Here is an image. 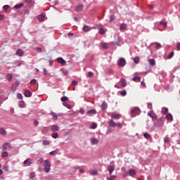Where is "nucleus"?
<instances>
[{
    "instance_id": "1",
    "label": "nucleus",
    "mask_w": 180,
    "mask_h": 180,
    "mask_svg": "<svg viewBox=\"0 0 180 180\" xmlns=\"http://www.w3.org/2000/svg\"><path fill=\"white\" fill-rule=\"evenodd\" d=\"M50 169H51V164L50 163V160H46L44 163V171L45 172H50Z\"/></svg>"
},
{
    "instance_id": "2",
    "label": "nucleus",
    "mask_w": 180,
    "mask_h": 180,
    "mask_svg": "<svg viewBox=\"0 0 180 180\" xmlns=\"http://www.w3.org/2000/svg\"><path fill=\"white\" fill-rule=\"evenodd\" d=\"M97 27L99 30L100 34L103 35L106 33V30L103 27V25L102 24H98L97 25Z\"/></svg>"
},
{
    "instance_id": "3",
    "label": "nucleus",
    "mask_w": 180,
    "mask_h": 180,
    "mask_svg": "<svg viewBox=\"0 0 180 180\" xmlns=\"http://www.w3.org/2000/svg\"><path fill=\"white\" fill-rule=\"evenodd\" d=\"M117 65H119V67H124V65H126V59L124 58H120L117 60Z\"/></svg>"
},
{
    "instance_id": "4",
    "label": "nucleus",
    "mask_w": 180,
    "mask_h": 180,
    "mask_svg": "<svg viewBox=\"0 0 180 180\" xmlns=\"http://www.w3.org/2000/svg\"><path fill=\"white\" fill-rule=\"evenodd\" d=\"M148 116H149L150 117H151V119H153V120H157V119H158V116H157V114H155V112H154V110H150V111H149L148 112Z\"/></svg>"
},
{
    "instance_id": "5",
    "label": "nucleus",
    "mask_w": 180,
    "mask_h": 180,
    "mask_svg": "<svg viewBox=\"0 0 180 180\" xmlns=\"http://www.w3.org/2000/svg\"><path fill=\"white\" fill-rule=\"evenodd\" d=\"M131 115H140V108L135 107L131 110Z\"/></svg>"
},
{
    "instance_id": "6",
    "label": "nucleus",
    "mask_w": 180,
    "mask_h": 180,
    "mask_svg": "<svg viewBox=\"0 0 180 180\" xmlns=\"http://www.w3.org/2000/svg\"><path fill=\"white\" fill-rule=\"evenodd\" d=\"M15 56H18V57H23L25 56V51L22 49H18Z\"/></svg>"
},
{
    "instance_id": "7",
    "label": "nucleus",
    "mask_w": 180,
    "mask_h": 180,
    "mask_svg": "<svg viewBox=\"0 0 180 180\" xmlns=\"http://www.w3.org/2000/svg\"><path fill=\"white\" fill-rule=\"evenodd\" d=\"M157 126L158 127H162L164 126V120L162 117L158 120Z\"/></svg>"
},
{
    "instance_id": "8",
    "label": "nucleus",
    "mask_w": 180,
    "mask_h": 180,
    "mask_svg": "<svg viewBox=\"0 0 180 180\" xmlns=\"http://www.w3.org/2000/svg\"><path fill=\"white\" fill-rule=\"evenodd\" d=\"M25 167H30V165H32V159L28 158L27 160H25L23 162Z\"/></svg>"
},
{
    "instance_id": "9",
    "label": "nucleus",
    "mask_w": 180,
    "mask_h": 180,
    "mask_svg": "<svg viewBox=\"0 0 180 180\" xmlns=\"http://www.w3.org/2000/svg\"><path fill=\"white\" fill-rule=\"evenodd\" d=\"M51 130L53 132L58 131V130H60V127L58 125H52L51 126Z\"/></svg>"
},
{
    "instance_id": "10",
    "label": "nucleus",
    "mask_w": 180,
    "mask_h": 180,
    "mask_svg": "<svg viewBox=\"0 0 180 180\" xmlns=\"http://www.w3.org/2000/svg\"><path fill=\"white\" fill-rule=\"evenodd\" d=\"M84 9V5L80 4L76 6L75 11L76 12H82V10Z\"/></svg>"
},
{
    "instance_id": "11",
    "label": "nucleus",
    "mask_w": 180,
    "mask_h": 180,
    "mask_svg": "<svg viewBox=\"0 0 180 180\" xmlns=\"http://www.w3.org/2000/svg\"><path fill=\"white\" fill-rule=\"evenodd\" d=\"M112 119H115V120H119L120 117H122V115L120 114H113L111 115Z\"/></svg>"
},
{
    "instance_id": "12",
    "label": "nucleus",
    "mask_w": 180,
    "mask_h": 180,
    "mask_svg": "<svg viewBox=\"0 0 180 180\" xmlns=\"http://www.w3.org/2000/svg\"><path fill=\"white\" fill-rule=\"evenodd\" d=\"M166 119L169 122H172L174 120V117H172V113L167 114Z\"/></svg>"
},
{
    "instance_id": "13",
    "label": "nucleus",
    "mask_w": 180,
    "mask_h": 180,
    "mask_svg": "<svg viewBox=\"0 0 180 180\" xmlns=\"http://www.w3.org/2000/svg\"><path fill=\"white\" fill-rule=\"evenodd\" d=\"M91 30H92V27L88 25H84L83 32H85L86 33V32H91Z\"/></svg>"
},
{
    "instance_id": "14",
    "label": "nucleus",
    "mask_w": 180,
    "mask_h": 180,
    "mask_svg": "<svg viewBox=\"0 0 180 180\" xmlns=\"http://www.w3.org/2000/svg\"><path fill=\"white\" fill-rule=\"evenodd\" d=\"M57 62L62 65H65V60L63 58H58Z\"/></svg>"
},
{
    "instance_id": "15",
    "label": "nucleus",
    "mask_w": 180,
    "mask_h": 180,
    "mask_svg": "<svg viewBox=\"0 0 180 180\" xmlns=\"http://www.w3.org/2000/svg\"><path fill=\"white\" fill-rule=\"evenodd\" d=\"M51 115L52 116L53 120H57L58 119V115H57V113L51 111Z\"/></svg>"
},
{
    "instance_id": "16",
    "label": "nucleus",
    "mask_w": 180,
    "mask_h": 180,
    "mask_svg": "<svg viewBox=\"0 0 180 180\" xmlns=\"http://www.w3.org/2000/svg\"><path fill=\"white\" fill-rule=\"evenodd\" d=\"M24 95L25 98H30V96H32V93L30 92V90H25Z\"/></svg>"
},
{
    "instance_id": "17",
    "label": "nucleus",
    "mask_w": 180,
    "mask_h": 180,
    "mask_svg": "<svg viewBox=\"0 0 180 180\" xmlns=\"http://www.w3.org/2000/svg\"><path fill=\"white\" fill-rule=\"evenodd\" d=\"M108 124H109L110 127H116V122H115V121H113V120H110L108 122Z\"/></svg>"
},
{
    "instance_id": "18",
    "label": "nucleus",
    "mask_w": 180,
    "mask_h": 180,
    "mask_svg": "<svg viewBox=\"0 0 180 180\" xmlns=\"http://www.w3.org/2000/svg\"><path fill=\"white\" fill-rule=\"evenodd\" d=\"M136 172L135 169H130L129 170V175H130V176H134L136 175Z\"/></svg>"
},
{
    "instance_id": "19",
    "label": "nucleus",
    "mask_w": 180,
    "mask_h": 180,
    "mask_svg": "<svg viewBox=\"0 0 180 180\" xmlns=\"http://www.w3.org/2000/svg\"><path fill=\"white\" fill-rule=\"evenodd\" d=\"M101 109L102 110H106L108 109V103L105 101L103 102Z\"/></svg>"
},
{
    "instance_id": "20",
    "label": "nucleus",
    "mask_w": 180,
    "mask_h": 180,
    "mask_svg": "<svg viewBox=\"0 0 180 180\" xmlns=\"http://www.w3.org/2000/svg\"><path fill=\"white\" fill-rule=\"evenodd\" d=\"M87 115H96L97 112H96V110L95 109H93V110H88L86 112Z\"/></svg>"
},
{
    "instance_id": "21",
    "label": "nucleus",
    "mask_w": 180,
    "mask_h": 180,
    "mask_svg": "<svg viewBox=\"0 0 180 180\" xmlns=\"http://www.w3.org/2000/svg\"><path fill=\"white\" fill-rule=\"evenodd\" d=\"M91 143L92 144V146H95L96 144H98L99 143V141L95 138H93L91 140Z\"/></svg>"
},
{
    "instance_id": "22",
    "label": "nucleus",
    "mask_w": 180,
    "mask_h": 180,
    "mask_svg": "<svg viewBox=\"0 0 180 180\" xmlns=\"http://www.w3.org/2000/svg\"><path fill=\"white\" fill-rule=\"evenodd\" d=\"M120 82H121L122 86H123V88H124V86H126L127 85V82H126V79L124 78H122L120 79Z\"/></svg>"
},
{
    "instance_id": "23",
    "label": "nucleus",
    "mask_w": 180,
    "mask_h": 180,
    "mask_svg": "<svg viewBox=\"0 0 180 180\" xmlns=\"http://www.w3.org/2000/svg\"><path fill=\"white\" fill-rule=\"evenodd\" d=\"M0 134H1V136H6V130H5V128H0Z\"/></svg>"
},
{
    "instance_id": "24",
    "label": "nucleus",
    "mask_w": 180,
    "mask_h": 180,
    "mask_svg": "<svg viewBox=\"0 0 180 180\" xmlns=\"http://www.w3.org/2000/svg\"><path fill=\"white\" fill-rule=\"evenodd\" d=\"M18 106H19V108H26V103L23 101H19Z\"/></svg>"
},
{
    "instance_id": "25",
    "label": "nucleus",
    "mask_w": 180,
    "mask_h": 180,
    "mask_svg": "<svg viewBox=\"0 0 180 180\" xmlns=\"http://www.w3.org/2000/svg\"><path fill=\"white\" fill-rule=\"evenodd\" d=\"M127 29V25L122 23L120 26V30H126Z\"/></svg>"
},
{
    "instance_id": "26",
    "label": "nucleus",
    "mask_w": 180,
    "mask_h": 180,
    "mask_svg": "<svg viewBox=\"0 0 180 180\" xmlns=\"http://www.w3.org/2000/svg\"><path fill=\"white\" fill-rule=\"evenodd\" d=\"M161 112L162 115H167V113H168V108H167V107H162Z\"/></svg>"
},
{
    "instance_id": "27",
    "label": "nucleus",
    "mask_w": 180,
    "mask_h": 180,
    "mask_svg": "<svg viewBox=\"0 0 180 180\" xmlns=\"http://www.w3.org/2000/svg\"><path fill=\"white\" fill-rule=\"evenodd\" d=\"M108 171L110 172V175H112V172H113V171H115V166L113 165H110L108 167Z\"/></svg>"
},
{
    "instance_id": "28",
    "label": "nucleus",
    "mask_w": 180,
    "mask_h": 180,
    "mask_svg": "<svg viewBox=\"0 0 180 180\" xmlns=\"http://www.w3.org/2000/svg\"><path fill=\"white\" fill-rule=\"evenodd\" d=\"M44 18H46V16L43 14L38 15L39 22H43V20H44Z\"/></svg>"
},
{
    "instance_id": "29",
    "label": "nucleus",
    "mask_w": 180,
    "mask_h": 180,
    "mask_svg": "<svg viewBox=\"0 0 180 180\" xmlns=\"http://www.w3.org/2000/svg\"><path fill=\"white\" fill-rule=\"evenodd\" d=\"M132 79L135 82H141V77H134Z\"/></svg>"
},
{
    "instance_id": "30",
    "label": "nucleus",
    "mask_w": 180,
    "mask_h": 180,
    "mask_svg": "<svg viewBox=\"0 0 180 180\" xmlns=\"http://www.w3.org/2000/svg\"><path fill=\"white\" fill-rule=\"evenodd\" d=\"M148 63H149L150 65H152L153 67H154V65H155V60H154V59H149Z\"/></svg>"
},
{
    "instance_id": "31",
    "label": "nucleus",
    "mask_w": 180,
    "mask_h": 180,
    "mask_svg": "<svg viewBox=\"0 0 180 180\" xmlns=\"http://www.w3.org/2000/svg\"><path fill=\"white\" fill-rule=\"evenodd\" d=\"M134 63L135 64H139L140 63V57L139 56H136L134 58Z\"/></svg>"
},
{
    "instance_id": "32",
    "label": "nucleus",
    "mask_w": 180,
    "mask_h": 180,
    "mask_svg": "<svg viewBox=\"0 0 180 180\" xmlns=\"http://www.w3.org/2000/svg\"><path fill=\"white\" fill-rule=\"evenodd\" d=\"M24 4L21 3L20 4H16L15 6H14L15 9H20V8H22V6H23Z\"/></svg>"
},
{
    "instance_id": "33",
    "label": "nucleus",
    "mask_w": 180,
    "mask_h": 180,
    "mask_svg": "<svg viewBox=\"0 0 180 180\" xmlns=\"http://www.w3.org/2000/svg\"><path fill=\"white\" fill-rule=\"evenodd\" d=\"M8 155H9V154L8 153V152H3L1 153V157L3 158H8Z\"/></svg>"
},
{
    "instance_id": "34",
    "label": "nucleus",
    "mask_w": 180,
    "mask_h": 180,
    "mask_svg": "<svg viewBox=\"0 0 180 180\" xmlns=\"http://www.w3.org/2000/svg\"><path fill=\"white\" fill-rule=\"evenodd\" d=\"M143 136L145 137V139H146L147 140H150V139H151V135H150V134L148 133H145L143 134Z\"/></svg>"
},
{
    "instance_id": "35",
    "label": "nucleus",
    "mask_w": 180,
    "mask_h": 180,
    "mask_svg": "<svg viewBox=\"0 0 180 180\" xmlns=\"http://www.w3.org/2000/svg\"><path fill=\"white\" fill-rule=\"evenodd\" d=\"M25 2H26V4H29L31 6L34 5V1H33V0H25Z\"/></svg>"
},
{
    "instance_id": "36",
    "label": "nucleus",
    "mask_w": 180,
    "mask_h": 180,
    "mask_svg": "<svg viewBox=\"0 0 180 180\" xmlns=\"http://www.w3.org/2000/svg\"><path fill=\"white\" fill-rule=\"evenodd\" d=\"M12 78H13V76H12V75L9 73L6 75V79H8V81H12Z\"/></svg>"
},
{
    "instance_id": "37",
    "label": "nucleus",
    "mask_w": 180,
    "mask_h": 180,
    "mask_svg": "<svg viewBox=\"0 0 180 180\" xmlns=\"http://www.w3.org/2000/svg\"><path fill=\"white\" fill-rule=\"evenodd\" d=\"M101 47H102V49H104L105 50L109 49V46H108V44H106V43H103L101 44Z\"/></svg>"
},
{
    "instance_id": "38",
    "label": "nucleus",
    "mask_w": 180,
    "mask_h": 180,
    "mask_svg": "<svg viewBox=\"0 0 180 180\" xmlns=\"http://www.w3.org/2000/svg\"><path fill=\"white\" fill-rule=\"evenodd\" d=\"M63 106L67 107V108L70 109V110L72 109V106H71V105H70L67 103H63Z\"/></svg>"
},
{
    "instance_id": "39",
    "label": "nucleus",
    "mask_w": 180,
    "mask_h": 180,
    "mask_svg": "<svg viewBox=\"0 0 180 180\" xmlns=\"http://www.w3.org/2000/svg\"><path fill=\"white\" fill-rule=\"evenodd\" d=\"M115 18L116 17L115 16V15H111L110 16V20H109L110 23H112V22L115 20Z\"/></svg>"
},
{
    "instance_id": "40",
    "label": "nucleus",
    "mask_w": 180,
    "mask_h": 180,
    "mask_svg": "<svg viewBox=\"0 0 180 180\" xmlns=\"http://www.w3.org/2000/svg\"><path fill=\"white\" fill-rule=\"evenodd\" d=\"M169 136L168 135H167L164 138V143H169Z\"/></svg>"
},
{
    "instance_id": "41",
    "label": "nucleus",
    "mask_w": 180,
    "mask_h": 180,
    "mask_svg": "<svg viewBox=\"0 0 180 180\" xmlns=\"http://www.w3.org/2000/svg\"><path fill=\"white\" fill-rule=\"evenodd\" d=\"M8 146H9V143L8 142H6L4 144H3V146H2L3 150H6L7 149L6 147H8Z\"/></svg>"
},
{
    "instance_id": "42",
    "label": "nucleus",
    "mask_w": 180,
    "mask_h": 180,
    "mask_svg": "<svg viewBox=\"0 0 180 180\" xmlns=\"http://www.w3.org/2000/svg\"><path fill=\"white\" fill-rule=\"evenodd\" d=\"M57 154H58V152L57 150H53L49 153L50 155H57Z\"/></svg>"
},
{
    "instance_id": "43",
    "label": "nucleus",
    "mask_w": 180,
    "mask_h": 180,
    "mask_svg": "<svg viewBox=\"0 0 180 180\" xmlns=\"http://www.w3.org/2000/svg\"><path fill=\"white\" fill-rule=\"evenodd\" d=\"M51 136L53 137V139H57L58 137V133L57 132H53L51 135Z\"/></svg>"
},
{
    "instance_id": "44",
    "label": "nucleus",
    "mask_w": 180,
    "mask_h": 180,
    "mask_svg": "<svg viewBox=\"0 0 180 180\" xmlns=\"http://www.w3.org/2000/svg\"><path fill=\"white\" fill-rule=\"evenodd\" d=\"M36 176V172L30 173V179H33Z\"/></svg>"
},
{
    "instance_id": "45",
    "label": "nucleus",
    "mask_w": 180,
    "mask_h": 180,
    "mask_svg": "<svg viewBox=\"0 0 180 180\" xmlns=\"http://www.w3.org/2000/svg\"><path fill=\"white\" fill-rule=\"evenodd\" d=\"M61 102H67L68 101V97L67 96H63L60 98Z\"/></svg>"
},
{
    "instance_id": "46",
    "label": "nucleus",
    "mask_w": 180,
    "mask_h": 180,
    "mask_svg": "<svg viewBox=\"0 0 180 180\" xmlns=\"http://www.w3.org/2000/svg\"><path fill=\"white\" fill-rule=\"evenodd\" d=\"M43 146H50V142L47 140L43 141Z\"/></svg>"
},
{
    "instance_id": "47",
    "label": "nucleus",
    "mask_w": 180,
    "mask_h": 180,
    "mask_svg": "<svg viewBox=\"0 0 180 180\" xmlns=\"http://www.w3.org/2000/svg\"><path fill=\"white\" fill-rule=\"evenodd\" d=\"M174 51H172V52L169 54L167 58H168L169 60H171V58H172V57H174Z\"/></svg>"
},
{
    "instance_id": "48",
    "label": "nucleus",
    "mask_w": 180,
    "mask_h": 180,
    "mask_svg": "<svg viewBox=\"0 0 180 180\" xmlns=\"http://www.w3.org/2000/svg\"><path fill=\"white\" fill-rule=\"evenodd\" d=\"M92 77H94V72H89L87 74V78H92Z\"/></svg>"
},
{
    "instance_id": "49",
    "label": "nucleus",
    "mask_w": 180,
    "mask_h": 180,
    "mask_svg": "<svg viewBox=\"0 0 180 180\" xmlns=\"http://www.w3.org/2000/svg\"><path fill=\"white\" fill-rule=\"evenodd\" d=\"M148 109H150V110H153V103H148Z\"/></svg>"
},
{
    "instance_id": "50",
    "label": "nucleus",
    "mask_w": 180,
    "mask_h": 180,
    "mask_svg": "<svg viewBox=\"0 0 180 180\" xmlns=\"http://www.w3.org/2000/svg\"><path fill=\"white\" fill-rule=\"evenodd\" d=\"M3 169L6 172H8V171H9V167L6 165H5L3 167Z\"/></svg>"
},
{
    "instance_id": "51",
    "label": "nucleus",
    "mask_w": 180,
    "mask_h": 180,
    "mask_svg": "<svg viewBox=\"0 0 180 180\" xmlns=\"http://www.w3.org/2000/svg\"><path fill=\"white\" fill-rule=\"evenodd\" d=\"M91 175H98V170L94 169L91 172Z\"/></svg>"
},
{
    "instance_id": "52",
    "label": "nucleus",
    "mask_w": 180,
    "mask_h": 180,
    "mask_svg": "<svg viewBox=\"0 0 180 180\" xmlns=\"http://www.w3.org/2000/svg\"><path fill=\"white\" fill-rule=\"evenodd\" d=\"M122 96H126V95H127V92L126 91V90H123L122 91H120Z\"/></svg>"
},
{
    "instance_id": "53",
    "label": "nucleus",
    "mask_w": 180,
    "mask_h": 180,
    "mask_svg": "<svg viewBox=\"0 0 180 180\" xmlns=\"http://www.w3.org/2000/svg\"><path fill=\"white\" fill-rule=\"evenodd\" d=\"M36 82H37V80H36V79H32L31 81H30V84L31 85H34L36 84Z\"/></svg>"
},
{
    "instance_id": "54",
    "label": "nucleus",
    "mask_w": 180,
    "mask_h": 180,
    "mask_svg": "<svg viewBox=\"0 0 180 180\" xmlns=\"http://www.w3.org/2000/svg\"><path fill=\"white\" fill-rule=\"evenodd\" d=\"M160 25H161L162 26H163L164 27H167V22H164V21H160Z\"/></svg>"
},
{
    "instance_id": "55",
    "label": "nucleus",
    "mask_w": 180,
    "mask_h": 180,
    "mask_svg": "<svg viewBox=\"0 0 180 180\" xmlns=\"http://www.w3.org/2000/svg\"><path fill=\"white\" fill-rule=\"evenodd\" d=\"M98 127V124L96 123L95 124H93L91 126V129H95Z\"/></svg>"
},
{
    "instance_id": "56",
    "label": "nucleus",
    "mask_w": 180,
    "mask_h": 180,
    "mask_svg": "<svg viewBox=\"0 0 180 180\" xmlns=\"http://www.w3.org/2000/svg\"><path fill=\"white\" fill-rule=\"evenodd\" d=\"M108 180H115L116 179L115 175H112L109 179H107Z\"/></svg>"
},
{
    "instance_id": "57",
    "label": "nucleus",
    "mask_w": 180,
    "mask_h": 180,
    "mask_svg": "<svg viewBox=\"0 0 180 180\" xmlns=\"http://www.w3.org/2000/svg\"><path fill=\"white\" fill-rule=\"evenodd\" d=\"M34 124L35 127H37V126H39V121H37V120H34Z\"/></svg>"
},
{
    "instance_id": "58",
    "label": "nucleus",
    "mask_w": 180,
    "mask_h": 180,
    "mask_svg": "<svg viewBox=\"0 0 180 180\" xmlns=\"http://www.w3.org/2000/svg\"><path fill=\"white\" fill-rule=\"evenodd\" d=\"M35 50L37 51V53H41L42 51L41 48L39 47L35 48Z\"/></svg>"
},
{
    "instance_id": "59",
    "label": "nucleus",
    "mask_w": 180,
    "mask_h": 180,
    "mask_svg": "<svg viewBox=\"0 0 180 180\" xmlns=\"http://www.w3.org/2000/svg\"><path fill=\"white\" fill-rule=\"evenodd\" d=\"M141 86H143V88H146L147 86L146 85V82H144V81H142L141 82Z\"/></svg>"
},
{
    "instance_id": "60",
    "label": "nucleus",
    "mask_w": 180,
    "mask_h": 180,
    "mask_svg": "<svg viewBox=\"0 0 180 180\" xmlns=\"http://www.w3.org/2000/svg\"><path fill=\"white\" fill-rule=\"evenodd\" d=\"M17 98H18V99H22V98H23V96H22V94H18Z\"/></svg>"
},
{
    "instance_id": "61",
    "label": "nucleus",
    "mask_w": 180,
    "mask_h": 180,
    "mask_svg": "<svg viewBox=\"0 0 180 180\" xmlns=\"http://www.w3.org/2000/svg\"><path fill=\"white\" fill-rule=\"evenodd\" d=\"M162 46L160 43H157L156 49L157 50H159V49H161Z\"/></svg>"
},
{
    "instance_id": "62",
    "label": "nucleus",
    "mask_w": 180,
    "mask_h": 180,
    "mask_svg": "<svg viewBox=\"0 0 180 180\" xmlns=\"http://www.w3.org/2000/svg\"><path fill=\"white\" fill-rule=\"evenodd\" d=\"M116 127H117L122 128V123H120V122L116 123Z\"/></svg>"
},
{
    "instance_id": "63",
    "label": "nucleus",
    "mask_w": 180,
    "mask_h": 180,
    "mask_svg": "<svg viewBox=\"0 0 180 180\" xmlns=\"http://www.w3.org/2000/svg\"><path fill=\"white\" fill-rule=\"evenodd\" d=\"M79 113H81L82 115H84V113H85V110H84V108H81L79 110Z\"/></svg>"
},
{
    "instance_id": "64",
    "label": "nucleus",
    "mask_w": 180,
    "mask_h": 180,
    "mask_svg": "<svg viewBox=\"0 0 180 180\" xmlns=\"http://www.w3.org/2000/svg\"><path fill=\"white\" fill-rule=\"evenodd\" d=\"M176 47H177V49H178L179 51H180V42H178V43L176 44Z\"/></svg>"
}]
</instances>
